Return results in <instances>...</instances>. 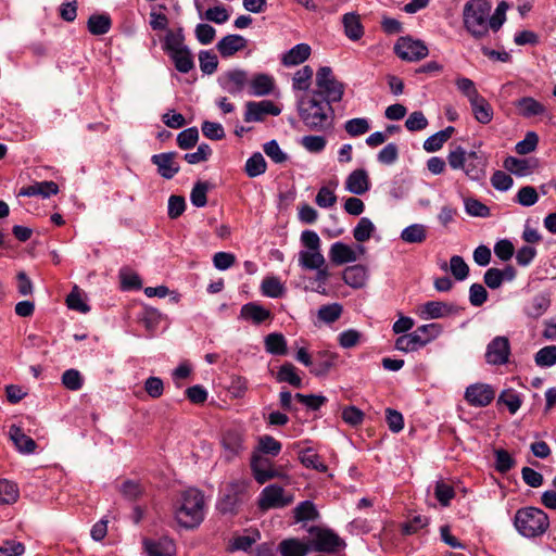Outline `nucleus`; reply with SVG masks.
Returning a JSON list of instances; mask_svg holds the SVG:
<instances>
[{"label":"nucleus","instance_id":"11","mask_svg":"<svg viewBox=\"0 0 556 556\" xmlns=\"http://www.w3.org/2000/svg\"><path fill=\"white\" fill-rule=\"evenodd\" d=\"M251 469L255 480L260 484H264L265 482L274 479L281 478L283 473L276 468H274L271 462L260 455L258 453H253L251 457Z\"/></svg>","mask_w":556,"mask_h":556},{"label":"nucleus","instance_id":"52","mask_svg":"<svg viewBox=\"0 0 556 556\" xmlns=\"http://www.w3.org/2000/svg\"><path fill=\"white\" fill-rule=\"evenodd\" d=\"M18 498V488L8 480H0V504H12Z\"/></svg>","mask_w":556,"mask_h":556},{"label":"nucleus","instance_id":"32","mask_svg":"<svg viewBox=\"0 0 556 556\" xmlns=\"http://www.w3.org/2000/svg\"><path fill=\"white\" fill-rule=\"evenodd\" d=\"M366 269L362 265L349 266L343 271V280L353 288H361L366 282Z\"/></svg>","mask_w":556,"mask_h":556},{"label":"nucleus","instance_id":"27","mask_svg":"<svg viewBox=\"0 0 556 556\" xmlns=\"http://www.w3.org/2000/svg\"><path fill=\"white\" fill-rule=\"evenodd\" d=\"M146 551L149 556H174L175 544L168 538H162L157 541H146Z\"/></svg>","mask_w":556,"mask_h":556},{"label":"nucleus","instance_id":"43","mask_svg":"<svg viewBox=\"0 0 556 556\" xmlns=\"http://www.w3.org/2000/svg\"><path fill=\"white\" fill-rule=\"evenodd\" d=\"M281 451V443L271 435H262L258 438L257 448L254 453L277 456Z\"/></svg>","mask_w":556,"mask_h":556},{"label":"nucleus","instance_id":"7","mask_svg":"<svg viewBox=\"0 0 556 556\" xmlns=\"http://www.w3.org/2000/svg\"><path fill=\"white\" fill-rule=\"evenodd\" d=\"M309 538L307 545L309 549L317 552L333 553L342 548L345 543L333 531L329 529H321L312 527L309 529Z\"/></svg>","mask_w":556,"mask_h":556},{"label":"nucleus","instance_id":"54","mask_svg":"<svg viewBox=\"0 0 556 556\" xmlns=\"http://www.w3.org/2000/svg\"><path fill=\"white\" fill-rule=\"evenodd\" d=\"M308 549V545L304 546L296 540H286L280 544L282 556H305Z\"/></svg>","mask_w":556,"mask_h":556},{"label":"nucleus","instance_id":"9","mask_svg":"<svg viewBox=\"0 0 556 556\" xmlns=\"http://www.w3.org/2000/svg\"><path fill=\"white\" fill-rule=\"evenodd\" d=\"M244 489L242 482L227 484L218 502V509L223 514H235L243 501Z\"/></svg>","mask_w":556,"mask_h":556},{"label":"nucleus","instance_id":"61","mask_svg":"<svg viewBox=\"0 0 556 556\" xmlns=\"http://www.w3.org/2000/svg\"><path fill=\"white\" fill-rule=\"evenodd\" d=\"M342 314V306L338 303L324 305L318 309V318L327 324L334 323Z\"/></svg>","mask_w":556,"mask_h":556},{"label":"nucleus","instance_id":"55","mask_svg":"<svg viewBox=\"0 0 556 556\" xmlns=\"http://www.w3.org/2000/svg\"><path fill=\"white\" fill-rule=\"evenodd\" d=\"M198 139H199L198 128L190 127V128H187L178 134L177 144L179 148H181L184 150H188V149L193 148L197 144Z\"/></svg>","mask_w":556,"mask_h":556},{"label":"nucleus","instance_id":"30","mask_svg":"<svg viewBox=\"0 0 556 556\" xmlns=\"http://www.w3.org/2000/svg\"><path fill=\"white\" fill-rule=\"evenodd\" d=\"M299 264L304 269L314 270L323 267L326 264V260L320 250H303L299 253Z\"/></svg>","mask_w":556,"mask_h":556},{"label":"nucleus","instance_id":"41","mask_svg":"<svg viewBox=\"0 0 556 556\" xmlns=\"http://www.w3.org/2000/svg\"><path fill=\"white\" fill-rule=\"evenodd\" d=\"M504 167L514 175L526 176L532 172L530 161L526 159H517L508 156L504 160Z\"/></svg>","mask_w":556,"mask_h":556},{"label":"nucleus","instance_id":"8","mask_svg":"<svg viewBox=\"0 0 556 556\" xmlns=\"http://www.w3.org/2000/svg\"><path fill=\"white\" fill-rule=\"evenodd\" d=\"M397 56L404 61L416 62L428 55V48L420 40H413L408 37H402L394 47Z\"/></svg>","mask_w":556,"mask_h":556},{"label":"nucleus","instance_id":"4","mask_svg":"<svg viewBox=\"0 0 556 556\" xmlns=\"http://www.w3.org/2000/svg\"><path fill=\"white\" fill-rule=\"evenodd\" d=\"M514 526L522 536L536 538L546 532L549 519L542 509L529 506L516 511Z\"/></svg>","mask_w":556,"mask_h":556},{"label":"nucleus","instance_id":"45","mask_svg":"<svg viewBox=\"0 0 556 556\" xmlns=\"http://www.w3.org/2000/svg\"><path fill=\"white\" fill-rule=\"evenodd\" d=\"M264 295L269 298H280L285 294V287L277 277H266L261 285Z\"/></svg>","mask_w":556,"mask_h":556},{"label":"nucleus","instance_id":"6","mask_svg":"<svg viewBox=\"0 0 556 556\" xmlns=\"http://www.w3.org/2000/svg\"><path fill=\"white\" fill-rule=\"evenodd\" d=\"M316 87L317 89L312 93H316L318 98L329 102L330 105L342 100L344 85L337 80L329 66H323L317 71Z\"/></svg>","mask_w":556,"mask_h":556},{"label":"nucleus","instance_id":"49","mask_svg":"<svg viewBox=\"0 0 556 556\" xmlns=\"http://www.w3.org/2000/svg\"><path fill=\"white\" fill-rule=\"evenodd\" d=\"M534 362L540 367H551L556 364V345L540 349L534 355Z\"/></svg>","mask_w":556,"mask_h":556},{"label":"nucleus","instance_id":"22","mask_svg":"<svg viewBox=\"0 0 556 556\" xmlns=\"http://www.w3.org/2000/svg\"><path fill=\"white\" fill-rule=\"evenodd\" d=\"M551 306L549 292H541L535 294L527 304L525 312L531 318H539L545 314Z\"/></svg>","mask_w":556,"mask_h":556},{"label":"nucleus","instance_id":"40","mask_svg":"<svg viewBox=\"0 0 556 556\" xmlns=\"http://www.w3.org/2000/svg\"><path fill=\"white\" fill-rule=\"evenodd\" d=\"M427 229L421 224H413L403 229L401 239L406 243H421L426 240Z\"/></svg>","mask_w":556,"mask_h":556},{"label":"nucleus","instance_id":"38","mask_svg":"<svg viewBox=\"0 0 556 556\" xmlns=\"http://www.w3.org/2000/svg\"><path fill=\"white\" fill-rule=\"evenodd\" d=\"M336 355L328 351H320L316 355V362L311 369L315 376H324L333 366Z\"/></svg>","mask_w":556,"mask_h":556},{"label":"nucleus","instance_id":"47","mask_svg":"<svg viewBox=\"0 0 556 556\" xmlns=\"http://www.w3.org/2000/svg\"><path fill=\"white\" fill-rule=\"evenodd\" d=\"M374 231L372 222L368 217H362L353 229V236L357 242H365L370 239Z\"/></svg>","mask_w":556,"mask_h":556},{"label":"nucleus","instance_id":"10","mask_svg":"<svg viewBox=\"0 0 556 556\" xmlns=\"http://www.w3.org/2000/svg\"><path fill=\"white\" fill-rule=\"evenodd\" d=\"M293 500V495L286 494L281 486L270 484L262 491L258 504L263 509L281 508L291 504Z\"/></svg>","mask_w":556,"mask_h":556},{"label":"nucleus","instance_id":"15","mask_svg":"<svg viewBox=\"0 0 556 556\" xmlns=\"http://www.w3.org/2000/svg\"><path fill=\"white\" fill-rule=\"evenodd\" d=\"M248 83V73L243 70H232L219 77L222 88L232 96L239 94Z\"/></svg>","mask_w":556,"mask_h":556},{"label":"nucleus","instance_id":"48","mask_svg":"<svg viewBox=\"0 0 556 556\" xmlns=\"http://www.w3.org/2000/svg\"><path fill=\"white\" fill-rule=\"evenodd\" d=\"M370 129V125L367 118L356 117L349 119L344 123V130L351 137H358L366 134Z\"/></svg>","mask_w":556,"mask_h":556},{"label":"nucleus","instance_id":"64","mask_svg":"<svg viewBox=\"0 0 556 556\" xmlns=\"http://www.w3.org/2000/svg\"><path fill=\"white\" fill-rule=\"evenodd\" d=\"M63 386L71 391H78L83 387V377L76 369H67L62 375Z\"/></svg>","mask_w":556,"mask_h":556},{"label":"nucleus","instance_id":"28","mask_svg":"<svg viewBox=\"0 0 556 556\" xmlns=\"http://www.w3.org/2000/svg\"><path fill=\"white\" fill-rule=\"evenodd\" d=\"M472 113L476 119L481 124H489L493 118V109L489 102L480 94L477 99L470 101Z\"/></svg>","mask_w":556,"mask_h":556},{"label":"nucleus","instance_id":"33","mask_svg":"<svg viewBox=\"0 0 556 556\" xmlns=\"http://www.w3.org/2000/svg\"><path fill=\"white\" fill-rule=\"evenodd\" d=\"M425 346V341L414 330L410 333L399 337L395 341V349L402 352H413Z\"/></svg>","mask_w":556,"mask_h":556},{"label":"nucleus","instance_id":"37","mask_svg":"<svg viewBox=\"0 0 556 556\" xmlns=\"http://www.w3.org/2000/svg\"><path fill=\"white\" fill-rule=\"evenodd\" d=\"M276 379L278 382H287L295 388L302 386V379L296 374V367L292 363L281 365L276 375Z\"/></svg>","mask_w":556,"mask_h":556},{"label":"nucleus","instance_id":"50","mask_svg":"<svg viewBox=\"0 0 556 556\" xmlns=\"http://www.w3.org/2000/svg\"><path fill=\"white\" fill-rule=\"evenodd\" d=\"M210 189V185L206 181H198L190 193V201L195 207H203L207 203V191Z\"/></svg>","mask_w":556,"mask_h":556},{"label":"nucleus","instance_id":"2","mask_svg":"<svg viewBox=\"0 0 556 556\" xmlns=\"http://www.w3.org/2000/svg\"><path fill=\"white\" fill-rule=\"evenodd\" d=\"M177 522L185 528H194L204 518V495L194 488L184 491L175 509Z\"/></svg>","mask_w":556,"mask_h":556},{"label":"nucleus","instance_id":"36","mask_svg":"<svg viewBox=\"0 0 556 556\" xmlns=\"http://www.w3.org/2000/svg\"><path fill=\"white\" fill-rule=\"evenodd\" d=\"M517 108L525 117L542 115L545 112L544 105L531 97H523L518 100Z\"/></svg>","mask_w":556,"mask_h":556},{"label":"nucleus","instance_id":"62","mask_svg":"<svg viewBox=\"0 0 556 556\" xmlns=\"http://www.w3.org/2000/svg\"><path fill=\"white\" fill-rule=\"evenodd\" d=\"M539 143V136L534 131L527 132L523 140L519 141L515 150L520 155H526L533 152Z\"/></svg>","mask_w":556,"mask_h":556},{"label":"nucleus","instance_id":"16","mask_svg":"<svg viewBox=\"0 0 556 556\" xmlns=\"http://www.w3.org/2000/svg\"><path fill=\"white\" fill-rule=\"evenodd\" d=\"M244 434L238 429H227L222 437L225 456L228 460L238 456L244 450Z\"/></svg>","mask_w":556,"mask_h":556},{"label":"nucleus","instance_id":"3","mask_svg":"<svg viewBox=\"0 0 556 556\" xmlns=\"http://www.w3.org/2000/svg\"><path fill=\"white\" fill-rule=\"evenodd\" d=\"M491 8V3L486 0H470L464 5L465 28L476 39H481L489 34Z\"/></svg>","mask_w":556,"mask_h":556},{"label":"nucleus","instance_id":"39","mask_svg":"<svg viewBox=\"0 0 556 556\" xmlns=\"http://www.w3.org/2000/svg\"><path fill=\"white\" fill-rule=\"evenodd\" d=\"M169 56L173 60L176 70L180 73H189L194 67V62L188 48L176 51Z\"/></svg>","mask_w":556,"mask_h":556},{"label":"nucleus","instance_id":"57","mask_svg":"<svg viewBox=\"0 0 556 556\" xmlns=\"http://www.w3.org/2000/svg\"><path fill=\"white\" fill-rule=\"evenodd\" d=\"M495 455V469L505 473L509 471L516 465V460L514 457L505 450H496L494 452Z\"/></svg>","mask_w":556,"mask_h":556},{"label":"nucleus","instance_id":"24","mask_svg":"<svg viewBox=\"0 0 556 556\" xmlns=\"http://www.w3.org/2000/svg\"><path fill=\"white\" fill-rule=\"evenodd\" d=\"M312 49L307 43H299L287 51L281 62L285 66H295L305 62L311 55Z\"/></svg>","mask_w":556,"mask_h":556},{"label":"nucleus","instance_id":"12","mask_svg":"<svg viewBox=\"0 0 556 556\" xmlns=\"http://www.w3.org/2000/svg\"><path fill=\"white\" fill-rule=\"evenodd\" d=\"M280 112V109L269 100L249 101L245 103L244 122H263L266 115L277 116Z\"/></svg>","mask_w":556,"mask_h":556},{"label":"nucleus","instance_id":"25","mask_svg":"<svg viewBox=\"0 0 556 556\" xmlns=\"http://www.w3.org/2000/svg\"><path fill=\"white\" fill-rule=\"evenodd\" d=\"M59 192V186L54 181H40L34 185L23 187L18 195L20 197H34L41 195L42 198H49L50 195Z\"/></svg>","mask_w":556,"mask_h":556},{"label":"nucleus","instance_id":"56","mask_svg":"<svg viewBox=\"0 0 556 556\" xmlns=\"http://www.w3.org/2000/svg\"><path fill=\"white\" fill-rule=\"evenodd\" d=\"M416 333L420 336V339L425 341V345L437 339L443 331V328L440 324L432 323L427 325L419 326L416 330Z\"/></svg>","mask_w":556,"mask_h":556},{"label":"nucleus","instance_id":"26","mask_svg":"<svg viewBox=\"0 0 556 556\" xmlns=\"http://www.w3.org/2000/svg\"><path fill=\"white\" fill-rule=\"evenodd\" d=\"M342 24L344 34L349 39L356 41L364 35V28L358 14L353 12L344 14L342 16Z\"/></svg>","mask_w":556,"mask_h":556},{"label":"nucleus","instance_id":"35","mask_svg":"<svg viewBox=\"0 0 556 556\" xmlns=\"http://www.w3.org/2000/svg\"><path fill=\"white\" fill-rule=\"evenodd\" d=\"M265 350L267 353L273 355H286L287 354V341L281 333H269L264 340Z\"/></svg>","mask_w":556,"mask_h":556},{"label":"nucleus","instance_id":"21","mask_svg":"<svg viewBox=\"0 0 556 556\" xmlns=\"http://www.w3.org/2000/svg\"><path fill=\"white\" fill-rule=\"evenodd\" d=\"M248 40L241 35H227L217 43V50L223 58H229L236 52L243 50Z\"/></svg>","mask_w":556,"mask_h":556},{"label":"nucleus","instance_id":"46","mask_svg":"<svg viewBox=\"0 0 556 556\" xmlns=\"http://www.w3.org/2000/svg\"><path fill=\"white\" fill-rule=\"evenodd\" d=\"M313 77V68L309 65H305L295 72L292 79V87L295 90L306 91L311 86Z\"/></svg>","mask_w":556,"mask_h":556},{"label":"nucleus","instance_id":"59","mask_svg":"<svg viewBox=\"0 0 556 556\" xmlns=\"http://www.w3.org/2000/svg\"><path fill=\"white\" fill-rule=\"evenodd\" d=\"M200 68L204 74H213L218 66L217 55L212 51H201L199 53Z\"/></svg>","mask_w":556,"mask_h":556},{"label":"nucleus","instance_id":"13","mask_svg":"<svg viewBox=\"0 0 556 556\" xmlns=\"http://www.w3.org/2000/svg\"><path fill=\"white\" fill-rule=\"evenodd\" d=\"M495 396L494 389L486 383H475L467 387L465 400L476 407H484L489 405Z\"/></svg>","mask_w":556,"mask_h":556},{"label":"nucleus","instance_id":"19","mask_svg":"<svg viewBox=\"0 0 556 556\" xmlns=\"http://www.w3.org/2000/svg\"><path fill=\"white\" fill-rule=\"evenodd\" d=\"M369 188V176L363 168L353 170L345 180V189L353 194L362 195L366 193Z\"/></svg>","mask_w":556,"mask_h":556},{"label":"nucleus","instance_id":"44","mask_svg":"<svg viewBox=\"0 0 556 556\" xmlns=\"http://www.w3.org/2000/svg\"><path fill=\"white\" fill-rule=\"evenodd\" d=\"M299 458L306 468H312L319 472L327 471V466L320 459L319 455L311 448L301 452Z\"/></svg>","mask_w":556,"mask_h":556},{"label":"nucleus","instance_id":"31","mask_svg":"<svg viewBox=\"0 0 556 556\" xmlns=\"http://www.w3.org/2000/svg\"><path fill=\"white\" fill-rule=\"evenodd\" d=\"M274 88V79L267 74H257L250 81V94L262 97L267 96Z\"/></svg>","mask_w":556,"mask_h":556},{"label":"nucleus","instance_id":"53","mask_svg":"<svg viewBox=\"0 0 556 556\" xmlns=\"http://www.w3.org/2000/svg\"><path fill=\"white\" fill-rule=\"evenodd\" d=\"M318 516L315 505L311 501L301 502L294 508V518L296 521L314 520Z\"/></svg>","mask_w":556,"mask_h":556},{"label":"nucleus","instance_id":"1","mask_svg":"<svg viewBox=\"0 0 556 556\" xmlns=\"http://www.w3.org/2000/svg\"><path fill=\"white\" fill-rule=\"evenodd\" d=\"M298 112L301 121L311 130L325 131L333 125L332 105L318 98L316 93L303 96L298 102Z\"/></svg>","mask_w":556,"mask_h":556},{"label":"nucleus","instance_id":"17","mask_svg":"<svg viewBox=\"0 0 556 556\" xmlns=\"http://www.w3.org/2000/svg\"><path fill=\"white\" fill-rule=\"evenodd\" d=\"M176 156V152L154 154L151 162L157 166V172L163 178L172 179L180 169Z\"/></svg>","mask_w":556,"mask_h":556},{"label":"nucleus","instance_id":"60","mask_svg":"<svg viewBox=\"0 0 556 556\" xmlns=\"http://www.w3.org/2000/svg\"><path fill=\"white\" fill-rule=\"evenodd\" d=\"M450 270L456 280H464L469 275V267L459 255H454L450 260Z\"/></svg>","mask_w":556,"mask_h":556},{"label":"nucleus","instance_id":"34","mask_svg":"<svg viewBox=\"0 0 556 556\" xmlns=\"http://www.w3.org/2000/svg\"><path fill=\"white\" fill-rule=\"evenodd\" d=\"M88 30L96 36H101L111 29L112 21L106 14H93L88 20Z\"/></svg>","mask_w":556,"mask_h":556},{"label":"nucleus","instance_id":"23","mask_svg":"<svg viewBox=\"0 0 556 556\" xmlns=\"http://www.w3.org/2000/svg\"><path fill=\"white\" fill-rule=\"evenodd\" d=\"M329 257L336 265L352 263L357 260L355 251L343 242H334L330 247Z\"/></svg>","mask_w":556,"mask_h":556},{"label":"nucleus","instance_id":"20","mask_svg":"<svg viewBox=\"0 0 556 556\" xmlns=\"http://www.w3.org/2000/svg\"><path fill=\"white\" fill-rule=\"evenodd\" d=\"M9 437L16 450L22 454H31L37 447L36 442L16 425L10 427Z\"/></svg>","mask_w":556,"mask_h":556},{"label":"nucleus","instance_id":"42","mask_svg":"<svg viewBox=\"0 0 556 556\" xmlns=\"http://www.w3.org/2000/svg\"><path fill=\"white\" fill-rule=\"evenodd\" d=\"M185 36L182 33V29L179 28L178 30H168L165 40H164V50L168 53V55L175 53L176 51H180L185 48H187L184 45Z\"/></svg>","mask_w":556,"mask_h":556},{"label":"nucleus","instance_id":"29","mask_svg":"<svg viewBox=\"0 0 556 556\" xmlns=\"http://www.w3.org/2000/svg\"><path fill=\"white\" fill-rule=\"evenodd\" d=\"M240 315L244 319L252 320L254 324H261L270 318V311L256 303H248L241 307Z\"/></svg>","mask_w":556,"mask_h":556},{"label":"nucleus","instance_id":"58","mask_svg":"<svg viewBox=\"0 0 556 556\" xmlns=\"http://www.w3.org/2000/svg\"><path fill=\"white\" fill-rule=\"evenodd\" d=\"M497 402L506 405L510 414H516L522 403L520 396L514 390H504Z\"/></svg>","mask_w":556,"mask_h":556},{"label":"nucleus","instance_id":"63","mask_svg":"<svg viewBox=\"0 0 556 556\" xmlns=\"http://www.w3.org/2000/svg\"><path fill=\"white\" fill-rule=\"evenodd\" d=\"M538 200L539 194L532 186L522 187L516 195V202L522 206H532L538 202Z\"/></svg>","mask_w":556,"mask_h":556},{"label":"nucleus","instance_id":"5","mask_svg":"<svg viewBox=\"0 0 556 556\" xmlns=\"http://www.w3.org/2000/svg\"><path fill=\"white\" fill-rule=\"evenodd\" d=\"M451 168L462 169L471 180H481L485 177V160L476 151L467 152L458 146L447 154Z\"/></svg>","mask_w":556,"mask_h":556},{"label":"nucleus","instance_id":"51","mask_svg":"<svg viewBox=\"0 0 556 556\" xmlns=\"http://www.w3.org/2000/svg\"><path fill=\"white\" fill-rule=\"evenodd\" d=\"M266 170V161L261 153H254L245 163V172L249 177H256Z\"/></svg>","mask_w":556,"mask_h":556},{"label":"nucleus","instance_id":"14","mask_svg":"<svg viewBox=\"0 0 556 556\" xmlns=\"http://www.w3.org/2000/svg\"><path fill=\"white\" fill-rule=\"evenodd\" d=\"M510 344L506 337L494 338L486 348L485 359L492 365H503L508 362Z\"/></svg>","mask_w":556,"mask_h":556},{"label":"nucleus","instance_id":"18","mask_svg":"<svg viewBox=\"0 0 556 556\" xmlns=\"http://www.w3.org/2000/svg\"><path fill=\"white\" fill-rule=\"evenodd\" d=\"M455 312L456 307L454 305L441 301H428L418 309L421 319L443 318Z\"/></svg>","mask_w":556,"mask_h":556}]
</instances>
